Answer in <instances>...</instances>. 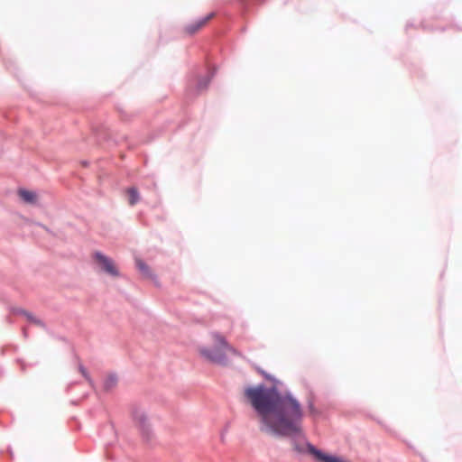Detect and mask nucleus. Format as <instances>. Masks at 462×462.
Wrapping results in <instances>:
<instances>
[{
    "label": "nucleus",
    "instance_id": "obj_9",
    "mask_svg": "<svg viewBox=\"0 0 462 462\" xmlns=\"http://www.w3.org/2000/svg\"><path fill=\"white\" fill-rule=\"evenodd\" d=\"M127 195H128V202L131 206H134L139 201V193L138 190L132 187L127 189Z\"/></svg>",
    "mask_w": 462,
    "mask_h": 462
},
{
    "label": "nucleus",
    "instance_id": "obj_3",
    "mask_svg": "<svg viewBox=\"0 0 462 462\" xmlns=\"http://www.w3.org/2000/svg\"><path fill=\"white\" fill-rule=\"evenodd\" d=\"M215 17V13H209L204 17H201L198 20L190 22L185 24L181 32L184 35L192 36L198 32H199L203 28H205L208 23Z\"/></svg>",
    "mask_w": 462,
    "mask_h": 462
},
{
    "label": "nucleus",
    "instance_id": "obj_15",
    "mask_svg": "<svg viewBox=\"0 0 462 462\" xmlns=\"http://www.w3.org/2000/svg\"><path fill=\"white\" fill-rule=\"evenodd\" d=\"M293 445H294V448H295L298 452H303V451H304L303 447L297 445V444L295 443V441H293Z\"/></svg>",
    "mask_w": 462,
    "mask_h": 462
},
{
    "label": "nucleus",
    "instance_id": "obj_10",
    "mask_svg": "<svg viewBox=\"0 0 462 462\" xmlns=\"http://www.w3.org/2000/svg\"><path fill=\"white\" fill-rule=\"evenodd\" d=\"M116 383H117L116 376L110 374L106 378L105 383H104V387L106 390H110L116 386Z\"/></svg>",
    "mask_w": 462,
    "mask_h": 462
},
{
    "label": "nucleus",
    "instance_id": "obj_4",
    "mask_svg": "<svg viewBox=\"0 0 462 462\" xmlns=\"http://www.w3.org/2000/svg\"><path fill=\"white\" fill-rule=\"evenodd\" d=\"M93 258L103 272L113 277L119 276V271L111 258L100 252L94 253Z\"/></svg>",
    "mask_w": 462,
    "mask_h": 462
},
{
    "label": "nucleus",
    "instance_id": "obj_12",
    "mask_svg": "<svg viewBox=\"0 0 462 462\" xmlns=\"http://www.w3.org/2000/svg\"><path fill=\"white\" fill-rule=\"evenodd\" d=\"M208 78H203L202 79H200L198 83V91L205 89L208 87Z\"/></svg>",
    "mask_w": 462,
    "mask_h": 462
},
{
    "label": "nucleus",
    "instance_id": "obj_13",
    "mask_svg": "<svg viewBox=\"0 0 462 462\" xmlns=\"http://www.w3.org/2000/svg\"><path fill=\"white\" fill-rule=\"evenodd\" d=\"M309 411L311 415L313 416H316V415H319V412L318 411V410L315 408L314 404H313V402L312 401H310L309 402Z\"/></svg>",
    "mask_w": 462,
    "mask_h": 462
},
{
    "label": "nucleus",
    "instance_id": "obj_1",
    "mask_svg": "<svg viewBox=\"0 0 462 462\" xmlns=\"http://www.w3.org/2000/svg\"><path fill=\"white\" fill-rule=\"evenodd\" d=\"M245 396L260 418L262 431L282 437H303V411L292 395H281L274 389L260 385L246 389Z\"/></svg>",
    "mask_w": 462,
    "mask_h": 462
},
{
    "label": "nucleus",
    "instance_id": "obj_11",
    "mask_svg": "<svg viewBox=\"0 0 462 462\" xmlns=\"http://www.w3.org/2000/svg\"><path fill=\"white\" fill-rule=\"evenodd\" d=\"M134 420L143 429L147 426V418L144 413L136 411L134 413Z\"/></svg>",
    "mask_w": 462,
    "mask_h": 462
},
{
    "label": "nucleus",
    "instance_id": "obj_14",
    "mask_svg": "<svg viewBox=\"0 0 462 462\" xmlns=\"http://www.w3.org/2000/svg\"><path fill=\"white\" fill-rule=\"evenodd\" d=\"M227 434H228V430H227V429H226V430L222 432V434H221V440H222L223 442H226V441L227 440Z\"/></svg>",
    "mask_w": 462,
    "mask_h": 462
},
{
    "label": "nucleus",
    "instance_id": "obj_5",
    "mask_svg": "<svg viewBox=\"0 0 462 462\" xmlns=\"http://www.w3.org/2000/svg\"><path fill=\"white\" fill-rule=\"evenodd\" d=\"M307 450L320 462H348L341 457L322 453L310 443L306 444Z\"/></svg>",
    "mask_w": 462,
    "mask_h": 462
},
{
    "label": "nucleus",
    "instance_id": "obj_16",
    "mask_svg": "<svg viewBox=\"0 0 462 462\" xmlns=\"http://www.w3.org/2000/svg\"><path fill=\"white\" fill-rule=\"evenodd\" d=\"M80 372L82 373V374L86 377V378H88V374H87V371L84 367H80Z\"/></svg>",
    "mask_w": 462,
    "mask_h": 462
},
{
    "label": "nucleus",
    "instance_id": "obj_6",
    "mask_svg": "<svg viewBox=\"0 0 462 462\" xmlns=\"http://www.w3.org/2000/svg\"><path fill=\"white\" fill-rule=\"evenodd\" d=\"M19 197L28 204H35L37 201V195L35 192L27 190V189H20L18 191Z\"/></svg>",
    "mask_w": 462,
    "mask_h": 462
},
{
    "label": "nucleus",
    "instance_id": "obj_7",
    "mask_svg": "<svg viewBox=\"0 0 462 462\" xmlns=\"http://www.w3.org/2000/svg\"><path fill=\"white\" fill-rule=\"evenodd\" d=\"M135 263H136V266H137L138 270L141 272V273L145 278H152V271L150 270L149 266L143 260L136 259Z\"/></svg>",
    "mask_w": 462,
    "mask_h": 462
},
{
    "label": "nucleus",
    "instance_id": "obj_8",
    "mask_svg": "<svg viewBox=\"0 0 462 462\" xmlns=\"http://www.w3.org/2000/svg\"><path fill=\"white\" fill-rule=\"evenodd\" d=\"M15 313L23 315L29 322H31L36 326H39V327L43 326V323L42 322V320L38 319L32 314H31L23 310H18L17 311H15Z\"/></svg>",
    "mask_w": 462,
    "mask_h": 462
},
{
    "label": "nucleus",
    "instance_id": "obj_2",
    "mask_svg": "<svg viewBox=\"0 0 462 462\" xmlns=\"http://www.w3.org/2000/svg\"><path fill=\"white\" fill-rule=\"evenodd\" d=\"M212 346H199V356L206 361L215 365H226L227 363L228 341L218 333L211 335Z\"/></svg>",
    "mask_w": 462,
    "mask_h": 462
}]
</instances>
